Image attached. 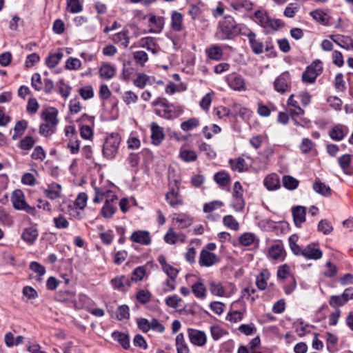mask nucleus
I'll use <instances>...</instances> for the list:
<instances>
[{
	"mask_svg": "<svg viewBox=\"0 0 353 353\" xmlns=\"http://www.w3.org/2000/svg\"><path fill=\"white\" fill-rule=\"evenodd\" d=\"M256 22L263 28L268 30H277L284 26L285 23L281 19L270 18L268 13L263 10H257L254 12Z\"/></svg>",
	"mask_w": 353,
	"mask_h": 353,
	"instance_id": "nucleus-1",
	"label": "nucleus"
},
{
	"mask_svg": "<svg viewBox=\"0 0 353 353\" xmlns=\"http://www.w3.org/2000/svg\"><path fill=\"white\" fill-rule=\"evenodd\" d=\"M236 28L234 19L230 17H225L224 21L219 23L216 37L219 40L230 39L235 35Z\"/></svg>",
	"mask_w": 353,
	"mask_h": 353,
	"instance_id": "nucleus-2",
	"label": "nucleus"
},
{
	"mask_svg": "<svg viewBox=\"0 0 353 353\" xmlns=\"http://www.w3.org/2000/svg\"><path fill=\"white\" fill-rule=\"evenodd\" d=\"M139 35V30L134 25H129L124 28L123 31L113 35L112 40L114 43L121 44L125 48H128L130 37H137Z\"/></svg>",
	"mask_w": 353,
	"mask_h": 353,
	"instance_id": "nucleus-3",
	"label": "nucleus"
},
{
	"mask_svg": "<svg viewBox=\"0 0 353 353\" xmlns=\"http://www.w3.org/2000/svg\"><path fill=\"white\" fill-rule=\"evenodd\" d=\"M121 142V137L117 134H112L108 136L103 145V154L107 159H114L117 152Z\"/></svg>",
	"mask_w": 353,
	"mask_h": 353,
	"instance_id": "nucleus-4",
	"label": "nucleus"
},
{
	"mask_svg": "<svg viewBox=\"0 0 353 353\" xmlns=\"http://www.w3.org/2000/svg\"><path fill=\"white\" fill-rule=\"evenodd\" d=\"M11 201L13 207L19 210H24L28 214L34 215L36 210L34 207L30 206L25 200L23 192L21 190H15L12 194Z\"/></svg>",
	"mask_w": 353,
	"mask_h": 353,
	"instance_id": "nucleus-5",
	"label": "nucleus"
},
{
	"mask_svg": "<svg viewBox=\"0 0 353 353\" xmlns=\"http://www.w3.org/2000/svg\"><path fill=\"white\" fill-rule=\"evenodd\" d=\"M274 90L283 94L291 90V79L288 72L281 73L274 82Z\"/></svg>",
	"mask_w": 353,
	"mask_h": 353,
	"instance_id": "nucleus-6",
	"label": "nucleus"
},
{
	"mask_svg": "<svg viewBox=\"0 0 353 353\" xmlns=\"http://www.w3.org/2000/svg\"><path fill=\"white\" fill-rule=\"evenodd\" d=\"M294 94H291L288 100V105L294 108L293 110H289L290 115L292 119L294 121L296 125H301L302 127L307 128L308 121L303 120L301 123H299L296 120V117L303 115L304 113L303 110L299 106V103L294 99Z\"/></svg>",
	"mask_w": 353,
	"mask_h": 353,
	"instance_id": "nucleus-7",
	"label": "nucleus"
},
{
	"mask_svg": "<svg viewBox=\"0 0 353 353\" xmlns=\"http://www.w3.org/2000/svg\"><path fill=\"white\" fill-rule=\"evenodd\" d=\"M353 299V288H345L341 295H333L330 297L329 303L333 307L344 305L349 300Z\"/></svg>",
	"mask_w": 353,
	"mask_h": 353,
	"instance_id": "nucleus-8",
	"label": "nucleus"
},
{
	"mask_svg": "<svg viewBox=\"0 0 353 353\" xmlns=\"http://www.w3.org/2000/svg\"><path fill=\"white\" fill-rule=\"evenodd\" d=\"M95 196L93 199V202L95 203H99L103 200L105 201L108 199H110L112 201H116L118 199L117 196L111 190H103L100 188H94Z\"/></svg>",
	"mask_w": 353,
	"mask_h": 353,
	"instance_id": "nucleus-9",
	"label": "nucleus"
},
{
	"mask_svg": "<svg viewBox=\"0 0 353 353\" xmlns=\"http://www.w3.org/2000/svg\"><path fill=\"white\" fill-rule=\"evenodd\" d=\"M219 258L215 254L208 250H201L199 256V263L201 266L210 267L216 264Z\"/></svg>",
	"mask_w": 353,
	"mask_h": 353,
	"instance_id": "nucleus-10",
	"label": "nucleus"
},
{
	"mask_svg": "<svg viewBox=\"0 0 353 353\" xmlns=\"http://www.w3.org/2000/svg\"><path fill=\"white\" fill-rule=\"evenodd\" d=\"M188 332L189 339L193 345L202 347L206 343L207 337L204 332L190 328Z\"/></svg>",
	"mask_w": 353,
	"mask_h": 353,
	"instance_id": "nucleus-11",
	"label": "nucleus"
},
{
	"mask_svg": "<svg viewBox=\"0 0 353 353\" xmlns=\"http://www.w3.org/2000/svg\"><path fill=\"white\" fill-rule=\"evenodd\" d=\"M328 37L342 48L345 50L353 49V39L350 37L341 34H330Z\"/></svg>",
	"mask_w": 353,
	"mask_h": 353,
	"instance_id": "nucleus-12",
	"label": "nucleus"
},
{
	"mask_svg": "<svg viewBox=\"0 0 353 353\" xmlns=\"http://www.w3.org/2000/svg\"><path fill=\"white\" fill-rule=\"evenodd\" d=\"M55 299L61 302L71 301L74 303V305L77 307H82L81 304H77L74 292L73 291H70L66 289L61 290L60 291L57 292L55 294Z\"/></svg>",
	"mask_w": 353,
	"mask_h": 353,
	"instance_id": "nucleus-13",
	"label": "nucleus"
},
{
	"mask_svg": "<svg viewBox=\"0 0 353 353\" xmlns=\"http://www.w3.org/2000/svg\"><path fill=\"white\" fill-rule=\"evenodd\" d=\"M292 214L294 223L296 226L300 227L306 221V208L303 206H295L292 208Z\"/></svg>",
	"mask_w": 353,
	"mask_h": 353,
	"instance_id": "nucleus-14",
	"label": "nucleus"
},
{
	"mask_svg": "<svg viewBox=\"0 0 353 353\" xmlns=\"http://www.w3.org/2000/svg\"><path fill=\"white\" fill-rule=\"evenodd\" d=\"M177 181H175L176 189L172 188L165 195V199L172 207H176L183 203L181 196L179 193V188L177 186Z\"/></svg>",
	"mask_w": 353,
	"mask_h": 353,
	"instance_id": "nucleus-15",
	"label": "nucleus"
},
{
	"mask_svg": "<svg viewBox=\"0 0 353 353\" xmlns=\"http://www.w3.org/2000/svg\"><path fill=\"white\" fill-rule=\"evenodd\" d=\"M228 83L230 88L236 91L245 90L244 79L238 74H232L228 77Z\"/></svg>",
	"mask_w": 353,
	"mask_h": 353,
	"instance_id": "nucleus-16",
	"label": "nucleus"
},
{
	"mask_svg": "<svg viewBox=\"0 0 353 353\" xmlns=\"http://www.w3.org/2000/svg\"><path fill=\"white\" fill-rule=\"evenodd\" d=\"M130 240L142 245H149L151 243L150 233L143 230L134 232L130 236Z\"/></svg>",
	"mask_w": 353,
	"mask_h": 353,
	"instance_id": "nucleus-17",
	"label": "nucleus"
},
{
	"mask_svg": "<svg viewBox=\"0 0 353 353\" xmlns=\"http://www.w3.org/2000/svg\"><path fill=\"white\" fill-rule=\"evenodd\" d=\"M310 16L321 25L324 26H328L330 25V19H331V17L323 10L316 9L310 12Z\"/></svg>",
	"mask_w": 353,
	"mask_h": 353,
	"instance_id": "nucleus-18",
	"label": "nucleus"
},
{
	"mask_svg": "<svg viewBox=\"0 0 353 353\" xmlns=\"http://www.w3.org/2000/svg\"><path fill=\"white\" fill-rule=\"evenodd\" d=\"M296 240L297 236L296 235H292L289 238V244L292 251L296 255H302L306 259H309L308 248L302 249L298 244H296Z\"/></svg>",
	"mask_w": 353,
	"mask_h": 353,
	"instance_id": "nucleus-19",
	"label": "nucleus"
},
{
	"mask_svg": "<svg viewBox=\"0 0 353 353\" xmlns=\"http://www.w3.org/2000/svg\"><path fill=\"white\" fill-rule=\"evenodd\" d=\"M57 115L58 110L54 108L47 109L42 114L45 123H48L54 127H55L59 122Z\"/></svg>",
	"mask_w": 353,
	"mask_h": 353,
	"instance_id": "nucleus-20",
	"label": "nucleus"
},
{
	"mask_svg": "<svg viewBox=\"0 0 353 353\" xmlns=\"http://www.w3.org/2000/svg\"><path fill=\"white\" fill-rule=\"evenodd\" d=\"M151 139L154 145H159L164 138L163 129L159 126L156 123L151 124Z\"/></svg>",
	"mask_w": 353,
	"mask_h": 353,
	"instance_id": "nucleus-21",
	"label": "nucleus"
},
{
	"mask_svg": "<svg viewBox=\"0 0 353 353\" xmlns=\"http://www.w3.org/2000/svg\"><path fill=\"white\" fill-rule=\"evenodd\" d=\"M247 36L252 52L256 54H261L263 51V44L256 39V34L250 32Z\"/></svg>",
	"mask_w": 353,
	"mask_h": 353,
	"instance_id": "nucleus-22",
	"label": "nucleus"
},
{
	"mask_svg": "<svg viewBox=\"0 0 353 353\" xmlns=\"http://www.w3.org/2000/svg\"><path fill=\"white\" fill-rule=\"evenodd\" d=\"M263 183L268 190H276L281 187L279 177L276 174H271L265 176Z\"/></svg>",
	"mask_w": 353,
	"mask_h": 353,
	"instance_id": "nucleus-23",
	"label": "nucleus"
},
{
	"mask_svg": "<svg viewBox=\"0 0 353 353\" xmlns=\"http://www.w3.org/2000/svg\"><path fill=\"white\" fill-rule=\"evenodd\" d=\"M183 17L178 11H173L171 14V28L174 31L180 32L183 29Z\"/></svg>",
	"mask_w": 353,
	"mask_h": 353,
	"instance_id": "nucleus-24",
	"label": "nucleus"
},
{
	"mask_svg": "<svg viewBox=\"0 0 353 353\" xmlns=\"http://www.w3.org/2000/svg\"><path fill=\"white\" fill-rule=\"evenodd\" d=\"M313 190L318 194L325 196H330L332 194V190L330 186L326 185L320 180H316L312 185Z\"/></svg>",
	"mask_w": 353,
	"mask_h": 353,
	"instance_id": "nucleus-25",
	"label": "nucleus"
},
{
	"mask_svg": "<svg viewBox=\"0 0 353 353\" xmlns=\"http://www.w3.org/2000/svg\"><path fill=\"white\" fill-rule=\"evenodd\" d=\"M214 179L222 189L228 186L231 181L230 174L224 171L215 173L214 175Z\"/></svg>",
	"mask_w": 353,
	"mask_h": 353,
	"instance_id": "nucleus-26",
	"label": "nucleus"
},
{
	"mask_svg": "<svg viewBox=\"0 0 353 353\" xmlns=\"http://www.w3.org/2000/svg\"><path fill=\"white\" fill-rule=\"evenodd\" d=\"M352 160V155L350 154H343L338 159V163L344 173L347 175H352L353 171L350 170V165Z\"/></svg>",
	"mask_w": 353,
	"mask_h": 353,
	"instance_id": "nucleus-27",
	"label": "nucleus"
},
{
	"mask_svg": "<svg viewBox=\"0 0 353 353\" xmlns=\"http://www.w3.org/2000/svg\"><path fill=\"white\" fill-rule=\"evenodd\" d=\"M112 337L117 341L123 349L128 350L130 347V337L128 334L114 331L112 333Z\"/></svg>",
	"mask_w": 353,
	"mask_h": 353,
	"instance_id": "nucleus-28",
	"label": "nucleus"
},
{
	"mask_svg": "<svg viewBox=\"0 0 353 353\" xmlns=\"http://www.w3.org/2000/svg\"><path fill=\"white\" fill-rule=\"evenodd\" d=\"M37 236L38 231L32 227L26 228L21 234L23 240L30 245H32L35 242Z\"/></svg>",
	"mask_w": 353,
	"mask_h": 353,
	"instance_id": "nucleus-29",
	"label": "nucleus"
},
{
	"mask_svg": "<svg viewBox=\"0 0 353 353\" xmlns=\"http://www.w3.org/2000/svg\"><path fill=\"white\" fill-rule=\"evenodd\" d=\"M284 250L281 245H272L268 250V256L274 260H283Z\"/></svg>",
	"mask_w": 353,
	"mask_h": 353,
	"instance_id": "nucleus-30",
	"label": "nucleus"
},
{
	"mask_svg": "<svg viewBox=\"0 0 353 353\" xmlns=\"http://www.w3.org/2000/svg\"><path fill=\"white\" fill-rule=\"evenodd\" d=\"M345 134L343 126L340 124L335 125L329 132L330 138L336 141H339L343 139Z\"/></svg>",
	"mask_w": 353,
	"mask_h": 353,
	"instance_id": "nucleus-31",
	"label": "nucleus"
},
{
	"mask_svg": "<svg viewBox=\"0 0 353 353\" xmlns=\"http://www.w3.org/2000/svg\"><path fill=\"white\" fill-rule=\"evenodd\" d=\"M138 43V46L145 48L154 54L157 53L156 43L153 37H147L142 38L139 41Z\"/></svg>",
	"mask_w": 353,
	"mask_h": 353,
	"instance_id": "nucleus-32",
	"label": "nucleus"
},
{
	"mask_svg": "<svg viewBox=\"0 0 353 353\" xmlns=\"http://www.w3.org/2000/svg\"><path fill=\"white\" fill-rule=\"evenodd\" d=\"M116 69L109 63H103L99 69L100 77L103 79H110L115 74Z\"/></svg>",
	"mask_w": 353,
	"mask_h": 353,
	"instance_id": "nucleus-33",
	"label": "nucleus"
},
{
	"mask_svg": "<svg viewBox=\"0 0 353 353\" xmlns=\"http://www.w3.org/2000/svg\"><path fill=\"white\" fill-rule=\"evenodd\" d=\"M230 165L232 170L237 171L239 172H243L247 171L245 161L242 157H239L236 159H230Z\"/></svg>",
	"mask_w": 353,
	"mask_h": 353,
	"instance_id": "nucleus-34",
	"label": "nucleus"
},
{
	"mask_svg": "<svg viewBox=\"0 0 353 353\" xmlns=\"http://www.w3.org/2000/svg\"><path fill=\"white\" fill-rule=\"evenodd\" d=\"M175 345L177 353H189V347L185 341L184 334L179 333L175 339Z\"/></svg>",
	"mask_w": 353,
	"mask_h": 353,
	"instance_id": "nucleus-35",
	"label": "nucleus"
},
{
	"mask_svg": "<svg viewBox=\"0 0 353 353\" xmlns=\"http://www.w3.org/2000/svg\"><path fill=\"white\" fill-rule=\"evenodd\" d=\"M61 185L57 183H52L49 185L48 188L44 190L45 195L52 199H56L60 196Z\"/></svg>",
	"mask_w": 353,
	"mask_h": 353,
	"instance_id": "nucleus-36",
	"label": "nucleus"
},
{
	"mask_svg": "<svg viewBox=\"0 0 353 353\" xmlns=\"http://www.w3.org/2000/svg\"><path fill=\"white\" fill-rule=\"evenodd\" d=\"M150 79V76L145 73H138L137 77L133 80V84L139 89H143Z\"/></svg>",
	"mask_w": 353,
	"mask_h": 353,
	"instance_id": "nucleus-37",
	"label": "nucleus"
},
{
	"mask_svg": "<svg viewBox=\"0 0 353 353\" xmlns=\"http://www.w3.org/2000/svg\"><path fill=\"white\" fill-rule=\"evenodd\" d=\"M28 126V122L25 120H21L16 123L14 128V134L12 139L16 140L20 137L25 132Z\"/></svg>",
	"mask_w": 353,
	"mask_h": 353,
	"instance_id": "nucleus-38",
	"label": "nucleus"
},
{
	"mask_svg": "<svg viewBox=\"0 0 353 353\" xmlns=\"http://www.w3.org/2000/svg\"><path fill=\"white\" fill-rule=\"evenodd\" d=\"M208 57L210 59L220 60L223 54L222 49L218 46H212L206 50Z\"/></svg>",
	"mask_w": 353,
	"mask_h": 353,
	"instance_id": "nucleus-39",
	"label": "nucleus"
},
{
	"mask_svg": "<svg viewBox=\"0 0 353 353\" xmlns=\"http://www.w3.org/2000/svg\"><path fill=\"white\" fill-rule=\"evenodd\" d=\"M110 199H108L105 201L104 205L101 209V215L105 218H110L115 212L116 207L112 205Z\"/></svg>",
	"mask_w": 353,
	"mask_h": 353,
	"instance_id": "nucleus-40",
	"label": "nucleus"
},
{
	"mask_svg": "<svg viewBox=\"0 0 353 353\" xmlns=\"http://www.w3.org/2000/svg\"><path fill=\"white\" fill-rule=\"evenodd\" d=\"M299 181L290 175H285L283 177V186L290 190H295L299 185Z\"/></svg>",
	"mask_w": 353,
	"mask_h": 353,
	"instance_id": "nucleus-41",
	"label": "nucleus"
},
{
	"mask_svg": "<svg viewBox=\"0 0 353 353\" xmlns=\"http://www.w3.org/2000/svg\"><path fill=\"white\" fill-rule=\"evenodd\" d=\"M199 125V120L197 118H190L181 123L182 130L188 132L190 131Z\"/></svg>",
	"mask_w": 353,
	"mask_h": 353,
	"instance_id": "nucleus-42",
	"label": "nucleus"
},
{
	"mask_svg": "<svg viewBox=\"0 0 353 353\" xmlns=\"http://www.w3.org/2000/svg\"><path fill=\"white\" fill-rule=\"evenodd\" d=\"M179 157L185 162L194 161L197 159L196 153L191 150H181Z\"/></svg>",
	"mask_w": 353,
	"mask_h": 353,
	"instance_id": "nucleus-43",
	"label": "nucleus"
},
{
	"mask_svg": "<svg viewBox=\"0 0 353 353\" xmlns=\"http://www.w3.org/2000/svg\"><path fill=\"white\" fill-rule=\"evenodd\" d=\"M223 225L234 231L239 229V224L238 221L232 215H226L223 219Z\"/></svg>",
	"mask_w": 353,
	"mask_h": 353,
	"instance_id": "nucleus-44",
	"label": "nucleus"
},
{
	"mask_svg": "<svg viewBox=\"0 0 353 353\" xmlns=\"http://www.w3.org/2000/svg\"><path fill=\"white\" fill-rule=\"evenodd\" d=\"M270 276V272L268 270H263L257 276L256 279V287H266L268 283L267 281L269 279Z\"/></svg>",
	"mask_w": 353,
	"mask_h": 353,
	"instance_id": "nucleus-45",
	"label": "nucleus"
},
{
	"mask_svg": "<svg viewBox=\"0 0 353 353\" xmlns=\"http://www.w3.org/2000/svg\"><path fill=\"white\" fill-rule=\"evenodd\" d=\"M63 57V54L62 52H57L50 55L46 59V65L50 68H54L59 62L61 61L62 57Z\"/></svg>",
	"mask_w": 353,
	"mask_h": 353,
	"instance_id": "nucleus-46",
	"label": "nucleus"
},
{
	"mask_svg": "<svg viewBox=\"0 0 353 353\" xmlns=\"http://www.w3.org/2000/svg\"><path fill=\"white\" fill-rule=\"evenodd\" d=\"M134 61L141 66H143L148 60V54L143 50H138L133 53Z\"/></svg>",
	"mask_w": 353,
	"mask_h": 353,
	"instance_id": "nucleus-47",
	"label": "nucleus"
},
{
	"mask_svg": "<svg viewBox=\"0 0 353 353\" xmlns=\"http://www.w3.org/2000/svg\"><path fill=\"white\" fill-rule=\"evenodd\" d=\"M172 107V105L169 103L168 108H161V109L155 108L154 113L157 116H159L162 118H164L166 119H171L172 118V110H171Z\"/></svg>",
	"mask_w": 353,
	"mask_h": 353,
	"instance_id": "nucleus-48",
	"label": "nucleus"
},
{
	"mask_svg": "<svg viewBox=\"0 0 353 353\" xmlns=\"http://www.w3.org/2000/svg\"><path fill=\"white\" fill-rule=\"evenodd\" d=\"M333 230V227L327 219H322L318 224V231L324 234H329Z\"/></svg>",
	"mask_w": 353,
	"mask_h": 353,
	"instance_id": "nucleus-49",
	"label": "nucleus"
},
{
	"mask_svg": "<svg viewBox=\"0 0 353 353\" xmlns=\"http://www.w3.org/2000/svg\"><path fill=\"white\" fill-rule=\"evenodd\" d=\"M223 205V203L221 201H212L203 205V212L205 213H210L214 210L221 208Z\"/></svg>",
	"mask_w": 353,
	"mask_h": 353,
	"instance_id": "nucleus-50",
	"label": "nucleus"
},
{
	"mask_svg": "<svg viewBox=\"0 0 353 353\" xmlns=\"http://www.w3.org/2000/svg\"><path fill=\"white\" fill-rule=\"evenodd\" d=\"M122 99L128 105L131 103H136L138 101L139 97L134 92L128 90L123 93Z\"/></svg>",
	"mask_w": 353,
	"mask_h": 353,
	"instance_id": "nucleus-51",
	"label": "nucleus"
},
{
	"mask_svg": "<svg viewBox=\"0 0 353 353\" xmlns=\"http://www.w3.org/2000/svg\"><path fill=\"white\" fill-rule=\"evenodd\" d=\"M67 8L71 13H78L82 10L83 7L79 0H67Z\"/></svg>",
	"mask_w": 353,
	"mask_h": 353,
	"instance_id": "nucleus-52",
	"label": "nucleus"
},
{
	"mask_svg": "<svg viewBox=\"0 0 353 353\" xmlns=\"http://www.w3.org/2000/svg\"><path fill=\"white\" fill-rule=\"evenodd\" d=\"M34 143L35 141L32 137L26 136L19 142V146L23 150H29L34 146Z\"/></svg>",
	"mask_w": 353,
	"mask_h": 353,
	"instance_id": "nucleus-53",
	"label": "nucleus"
},
{
	"mask_svg": "<svg viewBox=\"0 0 353 353\" xmlns=\"http://www.w3.org/2000/svg\"><path fill=\"white\" fill-rule=\"evenodd\" d=\"M238 330L246 336L252 335L256 332V327L252 323L250 324H242L239 327Z\"/></svg>",
	"mask_w": 353,
	"mask_h": 353,
	"instance_id": "nucleus-54",
	"label": "nucleus"
},
{
	"mask_svg": "<svg viewBox=\"0 0 353 353\" xmlns=\"http://www.w3.org/2000/svg\"><path fill=\"white\" fill-rule=\"evenodd\" d=\"M151 294L147 290H140L137 293V299L139 303L142 304H145L149 302Z\"/></svg>",
	"mask_w": 353,
	"mask_h": 353,
	"instance_id": "nucleus-55",
	"label": "nucleus"
},
{
	"mask_svg": "<svg viewBox=\"0 0 353 353\" xmlns=\"http://www.w3.org/2000/svg\"><path fill=\"white\" fill-rule=\"evenodd\" d=\"M130 309L126 305H121L118 307L117 312V318L121 321L123 319H128L130 317Z\"/></svg>",
	"mask_w": 353,
	"mask_h": 353,
	"instance_id": "nucleus-56",
	"label": "nucleus"
},
{
	"mask_svg": "<svg viewBox=\"0 0 353 353\" xmlns=\"http://www.w3.org/2000/svg\"><path fill=\"white\" fill-rule=\"evenodd\" d=\"M243 196L232 197V206L236 212H241L245 208Z\"/></svg>",
	"mask_w": 353,
	"mask_h": 353,
	"instance_id": "nucleus-57",
	"label": "nucleus"
},
{
	"mask_svg": "<svg viewBox=\"0 0 353 353\" xmlns=\"http://www.w3.org/2000/svg\"><path fill=\"white\" fill-rule=\"evenodd\" d=\"M54 225L58 229H65L69 226V223L63 215L59 214L53 219Z\"/></svg>",
	"mask_w": 353,
	"mask_h": 353,
	"instance_id": "nucleus-58",
	"label": "nucleus"
},
{
	"mask_svg": "<svg viewBox=\"0 0 353 353\" xmlns=\"http://www.w3.org/2000/svg\"><path fill=\"white\" fill-rule=\"evenodd\" d=\"M79 94L84 99L88 100L94 97L93 88L91 85H86L79 89Z\"/></svg>",
	"mask_w": 353,
	"mask_h": 353,
	"instance_id": "nucleus-59",
	"label": "nucleus"
},
{
	"mask_svg": "<svg viewBox=\"0 0 353 353\" xmlns=\"http://www.w3.org/2000/svg\"><path fill=\"white\" fill-rule=\"evenodd\" d=\"M175 221L176 223H179V227L181 228H186L191 225L192 223V219L184 214L179 215L175 219Z\"/></svg>",
	"mask_w": 353,
	"mask_h": 353,
	"instance_id": "nucleus-60",
	"label": "nucleus"
},
{
	"mask_svg": "<svg viewBox=\"0 0 353 353\" xmlns=\"http://www.w3.org/2000/svg\"><path fill=\"white\" fill-rule=\"evenodd\" d=\"M81 65V62L77 58L70 57L65 63V68L70 70H78Z\"/></svg>",
	"mask_w": 353,
	"mask_h": 353,
	"instance_id": "nucleus-61",
	"label": "nucleus"
},
{
	"mask_svg": "<svg viewBox=\"0 0 353 353\" xmlns=\"http://www.w3.org/2000/svg\"><path fill=\"white\" fill-rule=\"evenodd\" d=\"M46 157V154L43 148L40 145L36 146L31 154L32 159L34 160H39L41 161H43Z\"/></svg>",
	"mask_w": 353,
	"mask_h": 353,
	"instance_id": "nucleus-62",
	"label": "nucleus"
},
{
	"mask_svg": "<svg viewBox=\"0 0 353 353\" xmlns=\"http://www.w3.org/2000/svg\"><path fill=\"white\" fill-rule=\"evenodd\" d=\"M254 236L252 233H244L239 237V242L243 246H249L253 243Z\"/></svg>",
	"mask_w": 353,
	"mask_h": 353,
	"instance_id": "nucleus-63",
	"label": "nucleus"
},
{
	"mask_svg": "<svg viewBox=\"0 0 353 353\" xmlns=\"http://www.w3.org/2000/svg\"><path fill=\"white\" fill-rule=\"evenodd\" d=\"M55 127L48 124V123H42L39 127V134L44 137H49L54 132V128Z\"/></svg>",
	"mask_w": 353,
	"mask_h": 353,
	"instance_id": "nucleus-64",
	"label": "nucleus"
}]
</instances>
